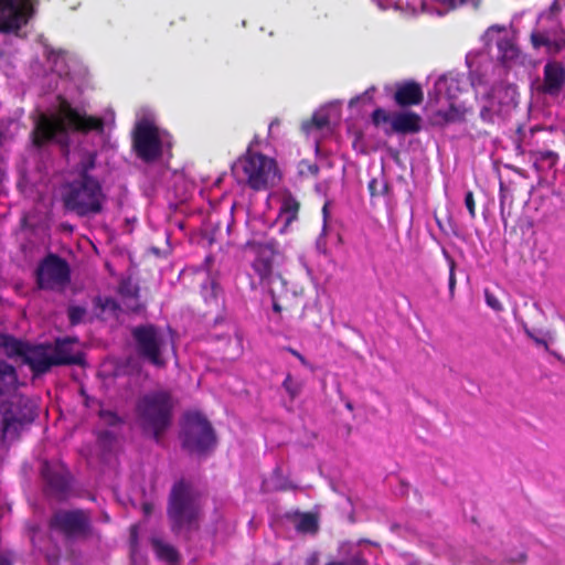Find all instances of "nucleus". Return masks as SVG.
I'll list each match as a JSON object with an SVG mask.
<instances>
[{"instance_id": "obj_1", "label": "nucleus", "mask_w": 565, "mask_h": 565, "mask_svg": "<svg viewBox=\"0 0 565 565\" xmlns=\"http://www.w3.org/2000/svg\"><path fill=\"white\" fill-rule=\"evenodd\" d=\"M105 121L102 117L79 113L66 99H61L57 115L40 114L31 131L32 145L42 149L46 145L66 137L68 131L103 134Z\"/></svg>"}, {"instance_id": "obj_2", "label": "nucleus", "mask_w": 565, "mask_h": 565, "mask_svg": "<svg viewBox=\"0 0 565 565\" xmlns=\"http://www.w3.org/2000/svg\"><path fill=\"white\" fill-rule=\"evenodd\" d=\"M36 417V404L25 395L0 399V451L18 441Z\"/></svg>"}, {"instance_id": "obj_3", "label": "nucleus", "mask_w": 565, "mask_h": 565, "mask_svg": "<svg viewBox=\"0 0 565 565\" xmlns=\"http://www.w3.org/2000/svg\"><path fill=\"white\" fill-rule=\"evenodd\" d=\"M201 514V493L185 479L177 481L170 492L168 515L172 527L179 532L195 527Z\"/></svg>"}, {"instance_id": "obj_4", "label": "nucleus", "mask_w": 565, "mask_h": 565, "mask_svg": "<svg viewBox=\"0 0 565 565\" xmlns=\"http://www.w3.org/2000/svg\"><path fill=\"white\" fill-rule=\"evenodd\" d=\"M173 399L169 392L156 391L143 395L137 404V415L145 433L159 441L172 423Z\"/></svg>"}, {"instance_id": "obj_5", "label": "nucleus", "mask_w": 565, "mask_h": 565, "mask_svg": "<svg viewBox=\"0 0 565 565\" xmlns=\"http://www.w3.org/2000/svg\"><path fill=\"white\" fill-rule=\"evenodd\" d=\"M106 195L97 179H75L64 186L63 205L78 216L99 214Z\"/></svg>"}, {"instance_id": "obj_6", "label": "nucleus", "mask_w": 565, "mask_h": 565, "mask_svg": "<svg viewBox=\"0 0 565 565\" xmlns=\"http://www.w3.org/2000/svg\"><path fill=\"white\" fill-rule=\"evenodd\" d=\"M136 355L143 362L164 369L168 364L166 356L167 338L162 329L153 323H143L130 330Z\"/></svg>"}, {"instance_id": "obj_7", "label": "nucleus", "mask_w": 565, "mask_h": 565, "mask_svg": "<svg viewBox=\"0 0 565 565\" xmlns=\"http://www.w3.org/2000/svg\"><path fill=\"white\" fill-rule=\"evenodd\" d=\"M239 170L246 184L254 191L267 190L279 180L276 161L250 149L233 167L234 173H238Z\"/></svg>"}, {"instance_id": "obj_8", "label": "nucleus", "mask_w": 565, "mask_h": 565, "mask_svg": "<svg viewBox=\"0 0 565 565\" xmlns=\"http://www.w3.org/2000/svg\"><path fill=\"white\" fill-rule=\"evenodd\" d=\"M277 250L273 244H257L255 246V259L252 267L258 276L260 284L269 289L273 302V310L280 313L286 307L281 303L280 290L286 282L282 277L275 273Z\"/></svg>"}, {"instance_id": "obj_9", "label": "nucleus", "mask_w": 565, "mask_h": 565, "mask_svg": "<svg viewBox=\"0 0 565 565\" xmlns=\"http://www.w3.org/2000/svg\"><path fill=\"white\" fill-rule=\"evenodd\" d=\"M181 439L183 448L196 455H207L217 444L212 424L198 412L185 415Z\"/></svg>"}, {"instance_id": "obj_10", "label": "nucleus", "mask_w": 565, "mask_h": 565, "mask_svg": "<svg viewBox=\"0 0 565 565\" xmlns=\"http://www.w3.org/2000/svg\"><path fill=\"white\" fill-rule=\"evenodd\" d=\"M38 0H0V33L18 34L35 14Z\"/></svg>"}, {"instance_id": "obj_11", "label": "nucleus", "mask_w": 565, "mask_h": 565, "mask_svg": "<svg viewBox=\"0 0 565 565\" xmlns=\"http://www.w3.org/2000/svg\"><path fill=\"white\" fill-rule=\"evenodd\" d=\"M132 149L146 163L159 160L163 149L158 128L149 121L138 122L132 132Z\"/></svg>"}, {"instance_id": "obj_12", "label": "nucleus", "mask_w": 565, "mask_h": 565, "mask_svg": "<svg viewBox=\"0 0 565 565\" xmlns=\"http://www.w3.org/2000/svg\"><path fill=\"white\" fill-rule=\"evenodd\" d=\"M35 280L40 289L54 290L71 280L68 263L56 254L45 256L36 267Z\"/></svg>"}, {"instance_id": "obj_13", "label": "nucleus", "mask_w": 565, "mask_h": 565, "mask_svg": "<svg viewBox=\"0 0 565 565\" xmlns=\"http://www.w3.org/2000/svg\"><path fill=\"white\" fill-rule=\"evenodd\" d=\"M476 93L482 95L488 104L481 109V117L487 118L491 113H501L503 107H515L518 105L516 90L512 85L500 83L487 89L486 84L481 78L473 82Z\"/></svg>"}, {"instance_id": "obj_14", "label": "nucleus", "mask_w": 565, "mask_h": 565, "mask_svg": "<svg viewBox=\"0 0 565 565\" xmlns=\"http://www.w3.org/2000/svg\"><path fill=\"white\" fill-rule=\"evenodd\" d=\"M41 475L50 494L64 499L72 493V477L62 461H43Z\"/></svg>"}, {"instance_id": "obj_15", "label": "nucleus", "mask_w": 565, "mask_h": 565, "mask_svg": "<svg viewBox=\"0 0 565 565\" xmlns=\"http://www.w3.org/2000/svg\"><path fill=\"white\" fill-rule=\"evenodd\" d=\"M484 41L488 47L493 45L498 49V60L508 64L519 56V49L510 38V33L505 26L491 25L484 33Z\"/></svg>"}, {"instance_id": "obj_16", "label": "nucleus", "mask_w": 565, "mask_h": 565, "mask_svg": "<svg viewBox=\"0 0 565 565\" xmlns=\"http://www.w3.org/2000/svg\"><path fill=\"white\" fill-rule=\"evenodd\" d=\"M51 526L60 530L67 536L85 535L89 529V519L84 511H57L52 520Z\"/></svg>"}, {"instance_id": "obj_17", "label": "nucleus", "mask_w": 565, "mask_h": 565, "mask_svg": "<svg viewBox=\"0 0 565 565\" xmlns=\"http://www.w3.org/2000/svg\"><path fill=\"white\" fill-rule=\"evenodd\" d=\"M565 87V67L561 62L550 61L543 71V81L537 92L551 97H557Z\"/></svg>"}, {"instance_id": "obj_18", "label": "nucleus", "mask_w": 565, "mask_h": 565, "mask_svg": "<svg viewBox=\"0 0 565 565\" xmlns=\"http://www.w3.org/2000/svg\"><path fill=\"white\" fill-rule=\"evenodd\" d=\"M77 343L76 338L66 337L57 339L53 348V362L55 366L58 365H84L85 355L79 350H74Z\"/></svg>"}, {"instance_id": "obj_19", "label": "nucleus", "mask_w": 565, "mask_h": 565, "mask_svg": "<svg viewBox=\"0 0 565 565\" xmlns=\"http://www.w3.org/2000/svg\"><path fill=\"white\" fill-rule=\"evenodd\" d=\"M393 99L401 108L418 106L424 100L422 85L413 79L396 83Z\"/></svg>"}, {"instance_id": "obj_20", "label": "nucleus", "mask_w": 565, "mask_h": 565, "mask_svg": "<svg viewBox=\"0 0 565 565\" xmlns=\"http://www.w3.org/2000/svg\"><path fill=\"white\" fill-rule=\"evenodd\" d=\"M49 345H30L23 363L26 364L35 376L45 374L54 365Z\"/></svg>"}, {"instance_id": "obj_21", "label": "nucleus", "mask_w": 565, "mask_h": 565, "mask_svg": "<svg viewBox=\"0 0 565 565\" xmlns=\"http://www.w3.org/2000/svg\"><path fill=\"white\" fill-rule=\"evenodd\" d=\"M422 117L415 111L393 113L392 130L385 129L386 135H414L422 130Z\"/></svg>"}, {"instance_id": "obj_22", "label": "nucleus", "mask_w": 565, "mask_h": 565, "mask_svg": "<svg viewBox=\"0 0 565 565\" xmlns=\"http://www.w3.org/2000/svg\"><path fill=\"white\" fill-rule=\"evenodd\" d=\"M482 0H422L420 8L424 13H434L438 15L447 14L456 9L472 4L475 9H479Z\"/></svg>"}, {"instance_id": "obj_23", "label": "nucleus", "mask_w": 565, "mask_h": 565, "mask_svg": "<svg viewBox=\"0 0 565 565\" xmlns=\"http://www.w3.org/2000/svg\"><path fill=\"white\" fill-rule=\"evenodd\" d=\"M19 377L15 367L7 361H0V396L10 394L18 388Z\"/></svg>"}, {"instance_id": "obj_24", "label": "nucleus", "mask_w": 565, "mask_h": 565, "mask_svg": "<svg viewBox=\"0 0 565 565\" xmlns=\"http://www.w3.org/2000/svg\"><path fill=\"white\" fill-rule=\"evenodd\" d=\"M299 210L300 203L294 195L290 193L284 195L279 209V218L284 222L285 227L298 218Z\"/></svg>"}, {"instance_id": "obj_25", "label": "nucleus", "mask_w": 565, "mask_h": 565, "mask_svg": "<svg viewBox=\"0 0 565 565\" xmlns=\"http://www.w3.org/2000/svg\"><path fill=\"white\" fill-rule=\"evenodd\" d=\"M152 548L157 557L169 565H174L179 562V553L170 543L160 537L151 539Z\"/></svg>"}, {"instance_id": "obj_26", "label": "nucleus", "mask_w": 565, "mask_h": 565, "mask_svg": "<svg viewBox=\"0 0 565 565\" xmlns=\"http://www.w3.org/2000/svg\"><path fill=\"white\" fill-rule=\"evenodd\" d=\"M532 46L539 49L544 46L548 55H556L565 47V41L551 40L541 33H532Z\"/></svg>"}, {"instance_id": "obj_27", "label": "nucleus", "mask_w": 565, "mask_h": 565, "mask_svg": "<svg viewBox=\"0 0 565 565\" xmlns=\"http://www.w3.org/2000/svg\"><path fill=\"white\" fill-rule=\"evenodd\" d=\"M557 335L556 331L547 328V329H537L535 333L532 332V341L539 349H542L545 352H551L550 347L556 342Z\"/></svg>"}, {"instance_id": "obj_28", "label": "nucleus", "mask_w": 565, "mask_h": 565, "mask_svg": "<svg viewBox=\"0 0 565 565\" xmlns=\"http://www.w3.org/2000/svg\"><path fill=\"white\" fill-rule=\"evenodd\" d=\"M4 347L9 356H19L23 361L30 344L12 337H8L4 341Z\"/></svg>"}, {"instance_id": "obj_29", "label": "nucleus", "mask_w": 565, "mask_h": 565, "mask_svg": "<svg viewBox=\"0 0 565 565\" xmlns=\"http://www.w3.org/2000/svg\"><path fill=\"white\" fill-rule=\"evenodd\" d=\"M329 116L326 114H315L310 120L302 124V129L310 132L312 129L321 130L329 125Z\"/></svg>"}, {"instance_id": "obj_30", "label": "nucleus", "mask_w": 565, "mask_h": 565, "mask_svg": "<svg viewBox=\"0 0 565 565\" xmlns=\"http://www.w3.org/2000/svg\"><path fill=\"white\" fill-rule=\"evenodd\" d=\"M318 529L317 519L312 514H302L296 521V530L301 533H315Z\"/></svg>"}, {"instance_id": "obj_31", "label": "nucleus", "mask_w": 565, "mask_h": 565, "mask_svg": "<svg viewBox=\"0 0 565 565\" xmlns=\"http://www.w3.org/2000/svg\"><path fill=\"white\" fill-rule=\"evenodd\" d=\"M436 116L440 117L445 122H455L462 120L465 118V113L456 105L450 104L448 109L438 110Z\"/></svg>"}, {"instance_id": "obj_32", "label": "nucleus", "mask_w": 565, "mask_h": 565, "mask_svg": "<svg viewBox=\"0 0 565 565\" xmlns=\"http://www.w3.org/2000/svg\"><path fill=\"white\" fill-rule=\"evenodd\" d=\"M444 256L449 266L448 290H449V298L452 299L455 296V290H456V285H457V279H456L457 264H456V260L446 250H444Z\"/></svg>"}, {"instance_id": "obj_33", "label": "nucleus", "mask_w": 565, "mask_h": 565, "mask_svg": "<svg viewBox=\"0 0 565 565\" xmlns=\"http://www.w3.org/2000/svg\"><path fill=\"white\" fill-rule=\"evenodd\" d=\"M371 120L375 127H380L381 125L384 124H390V130H392L393 114H390L388 111L381 107H377L376 109L373 110L371 115Z\"/></svg>"}, {"instance_id": "obj_34", "label": "nucleus", "mask_w": 565, "mask_h": 565, "mask_svg": "<svg viewBox=\"0 0 565 565\" xmlns=\"http://www.w3.org/2000/svg\"><path fill=\"white\" fill-rule=\"evenodd\" d=\"M96 156L94 153H89L87 158L81 161L78 166V178L77 179H95L89 174V171L95 168Z\"/></svg>"}, {"instance_id": "obj_35", "label": "nucleus", "mask_w": 565, "mask_h": 565, "mask_svg": "<svg viewBox=\"0 0 565 565\" xmlns=\"http://www.w3.org/2000/svg\"><path fill=\"white\" fill-rule=\"evenodd\" d=\"M282 387L291 399H295L302 390L301 383L295 381L290 373H288L282 382Z\"/></svg>"}, {"instance_id": "obj_36", "label": "nucleus", "mask_w": 565, "mask_h": 565, "mask_svg": "<svg viewBox=\"0 0 565 565\" xmlns=\"http://www.w3.org/2000/svg\"><path fill=\"white\" fill-rule=\"evenodd\" d=\"M484 299L486 303L497 312L503 310V305L500 298V295L495 290H491L489 288L484 289Z\"/></svg>"}, {"instance_id": "obj_37", "label": "nucleus", "mask_w": 565, "mask_h": 565, "mask_svg": "<svg viewBox=\"0 0 565 565\" xmlns=\"http://www.w3.org/2000/svg\"><path fill=\"white\" fill-rule=\"evenodd\" d=\"M94 302H95V306L98 307L102 311L108 310L113 313H117L120 309L118 302L111 297H106V298L96 297Z\"/></svg>"}, {"instance_id": "obj_38", "label": "nucleus", "mask_w": 565, "mask_h": 565, "mask_svg": "<svg viewBox=\"0 0 565 565\" xmlns=\"http://www.w3.org/2000/svg\"><path fill=\"white\" fill-rule=\"evenodd\" d=\"M371 196H380L387 193L390 185L384 180L372 179L367 185Z\"/></svg>"}, {"instance_id": "obj_39", "label": "nucleus", "mask_w": 565, "mask_h": 565, "mask_svg": "<svg viewBox=\"0 0 565 565\" xmlns=\"http://www.w3.org/2000/svg\"><path fill=\"white\" fill-rule=\"evenodd\" d=\"M86 315V309L81 306H71L67 309L68 321L72 326L79 324Z\"/></svg>"}, {"instance_id": "obj_40", "label": "nucleus", "mask_w": 565, "mask_h": 565, "mask_svg": "<svg viewBox=\"0 0 565 565\" xmlns=\"http://www.w3.org/2000/svg\"><path fill=\"white\" fill-rule=\"evenodd\" d=\"M203 275L205 277V282H207L210 285V289L207 288L206 284H202L201 292H202V296L204 297L205 301H207L209 299L215 297L216 284L212 278H210L207 273H203Z\"/></svg>"}, {"instance_id": "obj_41", "label": "nucleus", "mask_w": 565, "mask_h": 565, "mask_svg": "<svg viewBox=\"0 0 565 565\" xmlns=\"http://www.w3.org/2000/svg\"><path fill=\"white\" fill-rule=\"evenodd\" d=\"M137 539H138V525H132L130 527V556L132 563H136L137 558Z\"/></svg>"}, {"instance_id": "obj_42", "label": "nucleus", "mask_w": 565, "mask_h": 565, "mask_svg": "<svg viewBox=\"0 0 565 565\" xmlns=\"http://www.w3.org/2000/svg\"><path fill=\"white\" fill-rule=\"evenodd\" d=\"M465 205L471 218L476 217V201L472 191H468L465 195Z\"/></svg>"}, {"instance_id": "obj_43", "label": "nucleus", "mask_w": 565, "mask_h": 565, "mask_svg": "<svg viewBox=\"0 0 565 565\" xmlns=\"http://www.w3.org/2000/svg\"><path fill=\"white\" fill-rule=\"evenodd\" d=\"M119 290L125 297L138 298L139 289L130 282L121 284Z\"/></svg>"}, {"instance_id": "obj_44", "label": "nucleus", "mask_w": 565, "mask_h": 565, "mask_svg": "<svg viewBox=\"0 0 565 565\" xmlns=\"http://www.w3.org/2000/svg\"><path fill=\"white\" fill-rule=\"evenodd\" d=\"M507 199H508L507 195L501 193V198H500L501 215H502V220H503V223H504L505 227L508 226L509 218L512 216L511 211H508V213L505 215Z\"/></svg>"}, {"instance_id": "obj_45", "label": "nucleus", "mask_w": 565, "mask_h": 565, "mask_svg": "<svg viewBox=\"0 0 565 565\" xmlns=\"http://www.w3.org/2000/svg\"><path fill=\"white\" fill-rule=\"evenodd\" d=\"M286 351L289 352L291 355H294L295 358H297L299 360V362L306 366V367H311L309 361L299 352L297 351L296 349L291 348V347H287L286 348Z\"/></svg>"}, {"instance_id": "obj_46", "label": "nucleus", "mask_w": 565, "mask_h": 565, "mask_svg": "<svg viewBox=\"0 0 565 565\" xmlns=\"http://www.w3.org/2000/svg\"><path fill=\"white\" fill-rule=\"evenodd\" d=\"M327 565H366L364 561H362L359 556H354L348 561L343 562H331Z\"/></svg>"}, {"instance_id": "obj_47", "label": "nucleus", "mask_w": 565, "mask_h": 565, "mask_svg": "<svg viewBox=\"0 0 565 565\" xmlns=\"http://www.w3.org/2000/svg\"><path fill=\"white\" fill-rule=\"evenodd\" d=\"M100 416L106 418L110 425L119 423V417L114 412H100Z\"/></svg>"}, {"instance_id": "obj_48", "label": "nucleus", "mask_w": 565, "mask_h": 565, "mask_svg": "<svg viewBox=\"0 0 565 565\" xmlns=\"http://www.w3.org/2000/svg\"><path fill=\"white\" fill-rule=\"evenodd\" d=\"M322 215H323V228L327 226V221L329 217V202H326L322 206Z\"/></svg>"}, {"instance_id": "obj_49", "label": "nucleus", "mask_w": 565, "mask_h": 565, "mask_svg": "<svg viewBox=\"0 0 565 565\" xmlns=\"http://www.w3.org/2000/svg\"><path fill=\"white\" fill-rule=\"evenodd\" d=\"M318 554L317 553H313L311 554L308 558H307V562H306V565H316L318 563Z\"/></svg>"}, {"instance_id": "obj_50", "label": "nucleus", "mask_w": 565, "mask_h": 565, "mask_svg": "<svg viewBox=\"0 0 565 565\" xmlns=\"http://www.w3.org/2000/svg\"><path fill=\"white\" fill-rule=\"evenodd\" d=\"M308 171L312 174V175H318L319 173V167L317 164H308Z\"/></svg>"}, {"instance_id": "obj_51", "label": "nucleus", "mask_w": 565, "mask_h": 565, "mask_svg": "<svg viewBox=\"0 0 565 565\" xmlns=\"http://www.w3.org/2000/svg\"><path fill=\"white\" fill-rule=\"evenodd\" d=\"M0 565H11V563L6 556L0 555Z\"/></svg>"}, {"instance_id": "obj_52", "label": "nucleus", "mask_w": 565, "mask_h": 565, "mask_svg": "<svg viewBox=\"0 0 565 565\" xmlns=\"http://www.w3.org/2000/svg\"><path fill=\"white\" fill-rule=\"evenodd\" d=\"M280 124V120L278 118H275L269 124V130L273 129L274 126H278Z\"/></svg>"}, {"instance_id": "obj_53", "label": "nucleus", "mask_w": 565, "mask_h": 565, "mask_svg": "<svg viewBox=\"0 0 565 565\" xmlns=\"http://www.w3.org/2000/svg\"><path fill=\"white\" fill-rule=\"evenodd\" d=\"M522 131H523V128H522L521 126H520V127H518L516 132L521 135V134H522Z\"/></svg>"}, {"instance_id": "obj_54", "label": "nucleus", "mask_w": 565, "mask_h": 565, "mask_svg": "<svg viewBox=\"0 0 565 565\" xmlns=\"http://www.w3.org/2000/svg\"><path fill=\"white\" fill-rule=\"evenodd\" d=\"M524 330H525L526 334H529V335H530V329H527V328L525 327V328H524Z\"/></svg>"}]
</instances>
